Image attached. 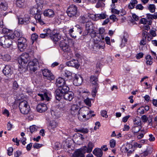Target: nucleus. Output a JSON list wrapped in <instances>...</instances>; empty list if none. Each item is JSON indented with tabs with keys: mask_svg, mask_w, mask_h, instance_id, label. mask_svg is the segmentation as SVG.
Returning <instances> with one entry per match:
<instances>
[{
	"mask_svg": "<svg viewBox=\"0 0 157 157\" xmlns=\"http://www.w3.org/2000/svg\"><path fill=\"white\" fill-rule=\"evenodd\" d=\"M132 147V145H131V144H127L125 147H124V152H127V151L130 149L129 147Z\"/></svg>",
	"mask_w": 157,
	"mask_h": 157,
	"instance_id": "nucleus-55",
	"label": "nucleus"
},
{
	"mask_svg": "<svg viewBox=\"0 0 157 157\" xmlns=\"http://www.w3.org/2000/svg\"><path fill=\"white\" fill-rule=\"evenodd\" d=\"M58 126V123L55 121H50L48 128L51 132L55 131V128Z\"/></svg>",
	"mask_w": 157,
	"mask_h": 157,
	"instance_id": "nucleus-19",
	"label": "nucleus"
},
{
	"mask_svg": "<svg viewBox=\"0 0 157 157\" xmlns=\"http://www.w3.org/2000/svg\"><path fill=\"white\" fill-rule=\"evenodd\" d=\"M141 119L143 122H146L147 121L148 118L146 115H144L141 117Z\"/></svg>",
	"mask_w": 157,
	"mask_h": 157,
	"instance_id": "nucleus-56",
	"label": "nucleus"
},
{
	"mask_svg": "<svg viewBox=\"0 0 157 157\" xmlns=\"http://www.w3.org/2000/svg\"><path fill=\"white\" fill-rule=\"evenodd\" d=\"M40 10L38 9L36 7H33L30 10V13L32 15L37 14L40 13Z\"/></svg>",
	"mask_w": 157,
	"mask_h": 157,
	"instance_id": "nucleus-30",
	"label": "nucleus"
},
{
	"mask_svg": "<svg viewBox=\"0 0 157 157\" xmlns=\"http://www.w3.org/2000/svg\"><path fill=\"white\" fill-rule=\"evenodd\" d=\"M51 112L52 116L54 118H58L61 115L60 109L58 105L52 106L51 109Z\"/></svg>",
	"mask_w": 157,
	"mask_h": 157,
	"instance_id": "nucleus-6",
	"label": "nucleus"
},
{
	"mask_svg": "<svg viewBox=\"0 0 157 157\" xmlns=\"http://www.w3.org/2000/svg\"><path fill=\"white\" fill-rule=\"evenodd\" d=\"M95 17L96 18H98L99 19H104L106 18V15L104 13L98 14L95 15Z\"/></svg>",
	"mask_w": 157,
	"mask_h": 157,
	"instance_id": "nucleus-40",
	"label": "nucleus"
},
{
	"mask_svg": "<svg viewBox=\"0 0 157 157\" xmlns=\"http://www.w3.org/2000/svg\"><path fill=\"white\" fill-rule=\"evenodd\" d=\"M98 72L97 71L95 72L94 75H91L90 77V82L91 84L95 88L98 87Z\"/></svg>",
	"mask_w": 157,
	"mask_h": 157,
	"instance_id": "nucleus-10",
	"label": "nucleus"
},
{
	"mask_svg": "<svg viewBox=\"0 0 157 157\" xmlns=\"http://www.w3.org/2000/svg\"><path fill=\"white\" fill-rule=\"evenodd\" d=\"M37 129V127L35 125H32L30 127V130L32 133L36 131Z\"/></svg>",
	"mask_w": 157,
	"mask_h": 157,
	"instance_id": "nucleus-48",
	"label": "nucleus"
},
{
	"mask_svg": "<svg viewBox=\"0 0 157 157\" xmlns=\"http://www.w3.org/2000/svg\"><path fill=\"white\" fill-rule=\"evenodd\" d=\"M72 42L71 40H61L59 44L61 49L64 52H70L71 49L69 43Z\"/></svg>",
	"mask_w": 157,
	"mask_h": 157,
	"instance_id": "nucleus-2",
	"label": "nucleus"
},
{
	"mask_svg": "<svg viewBox=\"0 0 157 157\" xmlns=\"http://www.w3.org/2000/svg\"><path fill=\"white\" fill-rule=\"evenodd\" d=\"M42 73L44 78L51 81L54 80L55 77L51 71L48 69H45L42 70Z\"/></svg>",
	"mask_w": 157,
	"mask_h": 157,
	"instance_id": "nucleus-7",
	"label": "nucleus"
},
{
	"mask_svg": "<svg viewBox=\"0 0 157 157\" xmlns=\"http://www.w3.org/2000/svg\"><path fill=\"white\" fill-rule=\"evenodd\" d=\"M94 146L93 143L91 142H89L88 144L87 147L85 146L82 147V148L85 150L86 153H90L92 151Z\"/></svg>",
	"mask_w": 157,
	"mask_h": 157,
	"instance_id": "nucleus-23",
	"label": "nucleus"
},
{
	"mask_svg": "<svg viewBox=\"0 0 157 157\" xmlns=\"http://www.w3.org/2000/svg\"><path fill=\"white\" fill-rule=\"evenodd\" d=\"M26 40L23 37H20L18 40V47L20 51L22 52L26 48Z\"/></svg>",
	"mask_w": 157,
	"mask_h": 157,
	"instance_id": "nucleus-9",
	"label": "nucleus"
},
{
	"mask_svg": "<svg viewBox=\"0 0 157 157\" xmlns=\"http://www.w3.org/2000/svg\"><path fill=\"white\" fill-rule=\"evenodd\" d=\"M2 59L3 60L5 61H8L11 59L10 56L8 54H6L2 56Z\"/></svg>",
	"mask_w": 157,
	"mask_h": 157,
	"instance_id": "nucleus-46",
	"label": "nucleus"
},
{
	"mask_svg": "<svg viewBox=\"0 0 157 157\" xmlns=\"http://www.w3.org/2000/svg\"><path fill=\"white\" fill-rule=\"evenodd\" d=\"M56 99L59 101L60 100L62 96L65 100L71 101L74 98L73 93L67 89H56L55 93Z\"/></svg>",
	"mask_w": 157,
	"mask_h": 157,
	"instance_id": "nucleus-1",
	"label": "nucleus"
},
{
	"mask_svg": "<svg viewBox=\"0 0 157 157\" xmlns=\"http://www.w3.org/2000/svg\"><path fill=\"white\" fill-rule=\"evenodd\" d=\"M44 16L49 17H52L55 16V13L52 10L48 9L44 11Z\"/></svg>",
	"mask_w": 157,
	"mask_h": 157,
	"instance_id": "nucleus-21",
	"label": "nucleus"
},
{
	"mask_svg": "<svg viewBox=\"0 0 157 157\" xmlns=\"http://www.w3.org/2000/svg\"><path fill=\"white\" fill-rule=\"evenodd\" d=\"M132 19L131 22L133 24H135L136 23L135 22L134 20L138 21L139 19V17L136 14H133L132 15Z\"/></svg>",
	"mask_w": 157,
	"mask_h": 157,
	"instance_id": "nucleus-39",
	"label": "nucleus"
},
{
	"mask_svg": "<svg viewBox=\"0 0 157 157\" xmlns=\"http://www.w3.org/2000/svg\"><path fill=\"white\" fill-rule=\"evenodd\" d=\"M136 9L142 10L144 9V7L141 4H139L136 6Z\"/></svg>",
	"mask_w": 157,
	"mask_h": 157,
	"instance_id": "nucleus-58",
	"label": "nucleus"
},
{
	"mask_svg": "<svg viewBox=\"0 0 157 157\" xmlns=\"http://www.w3.org/2000/svg\"><path fill=\"white\" fill-rule=\"evenodd\" d=\"M93 154L98 157H101L103 155L102 151L100 148H96L93 151Z\"/></svg>",
	"mask_w": 157,
	"mask_h": 157,
	"instance_id": "nucleus-25",
	"label": "nucleus"
},
{
	"mask_svg": "<svg viewBox=\"0 0 157 157\" xmlns=\"http://www.w3.org/2000/svg\"><path fill=\"white\" fill-rule=\"evenodd\" d=\"M84 101L86 105L90 107L91 106V101L89 98H87L86 99H84Z\"/></svg>",
	"mask_w": 157,
	"mask_h": 157,
	"instance_id": "nucleus-45",
	"label": "nucleus"
},
{
	"mask_svg": "<svg viewBox=\"0 0 157 157\" xmlns=\"http://www.w3.org/2000/svg\"><path fill=\"white\" fill-rule=\"evenodd\" d=\"M48 109L46 104L44 103L39 104L36 107L37 111L40 113H42L45 112Z\"/></svg>",
	"mask_w": 157,
	"mask_h": 157,
	"instance_id": "nucleus-18",
	"label": "nucleus"
},
{
	"mask_svg": "<svg viewBox=\"0 0 157 157\" xmlns=\"http://www.w3.org/2000/svg\"><path fill=\"white\" fill-rule=\"evenodd\" d=\"M38 95L41 97V99L42 100H44V99L47 101L49 100V98L48 97L46 93H44L43 94H38Z\"/></svg>",
	"mask_w": 157,
	"mask_h": 157,
	"instance_id": "nucleus-36",
	"label": "nucleus"
},
{
	"mask_svg": "<svg viewBox=\"0 0 157 157\" xmlns=\"http://www.w3.org/2000/svg\"><path fill=\"white\" fill-rule=\"evenodd\" d=\"M30 58L29 54L23 53L18 58V62L21 66L23 67L30 60Z\"/></svg>",
	"mask_w": 157,
	"mask_h": 157,
	"instance_id": "nucleus-3",
	"label": "nucleus"
},
{
	"mask_svg": "<svg viewBox=\"0 0 157 157\" xmlns=\"http://www.w3.org/2000/svg\"><path fill=\"white\" fill-rule=\"evenodd\" d=\"M74 30L73 29H70L69 31V33L70 35L73 38H75L76 37V35H73V32Z\"/></svg>",
	"mask_w": 157,
	"mask_h": 157,
	"instance_id": "nucleus-53",
	"label": "nucleus"
},
{
	"mask_svg": "<svg viewBox=\"0 0 157 157\" xmlns=\"http://www.w3.org/2000/svg\"><path fill=\"white\" fill-rule=\"evenodd\" d=\"M74 80L73 84L76 86H79L81 85L83 79L82 77L79 75L73 74Z\"/></svg>",
	"mask_w": 157,
	"mask_h": 157,
	"instance_id": "nucleus-12",
	"label": "nucleus"
},
{
	"mask_svg": "<svg viewBox=\"0 0 157 157\" xmlns=\"http://www.w3.org/2000/svg\"><path fill=\"white\" fill-rule=\"evenodd\" d=\"M77 132H80L83 133H87L88 132V130L87 128H79L76 129Z\"/></svg>",
	"mask_w": 157,
	"mask_h": 157,
	"instance_id": "nucleus-41",
	"label": "nucleus"
},
{
	"mask_svg": "<svg viewBox=\"0 0 157 157\" xmlns=\"http://www.w3.org/2000/svg\"><path fill=\"white\" fill-rule=\"evenodd\" d=\"M12 44V39H10L5 36L0 38V45L5 48L10 47Z\"/></svg>",
	"mask_w": 157,
	"mask_h": 157,
	"instance_id": "nucleus-5",
	"label": "nucleus"
},
{
	"mask_svg": "<svg viewBox=\"0 0 157 157\" xmlns=\"http://www.w3.org/2000/svg\"><path fill=\"white\" fill-rule=\"evenodd\" d=\"M134 125L141 126V123L140 119L139 117H136L133 120Z\"/></svg>",
	"mask_w": 157,
	"mask_h": 157,
	"instance_id": "nucleus-34",
	"label": "nucleus"
},
{
	"mask_svg": "<svg viewBox=\"0 0 157 157\" xmlns=\"http://www.w3.org/2000/svg\"><path fill=\"white\" fill-rule=\"evenodd\" d=\"M77 8L76 6L71 5L68 8L67 13L68 16L71 17H76L77 15Z\"/></svg>",
	"mask_w": 157,
	"mask_h": 157,
	"instance_id": "nucleus-8",
	"label": "nucleus"
},
{
	"mask_svg": "<svg viewBox=\"0 0 157 157\" xmlns=\"http://www.w3.org/2000/svg\"><path fill=\"white\" fill-rule=\"evenodd\" d=\"M50 37L53 41L56 42L59 40L60 39L61 37L59 34H53L52 33V35H51Z\"/></svg>",
	"mask_w": 157,
	"mask_h": 157,
	"instance_id": "nucleus-26",
	"label": "nucleus"
},
{
	"mask_svg": "<svg viewBox=\"0 0 157 157\" xmlns=\"http://www.w3.org/2000/svg\"><path fill=\"white\" fill-rule=\"evenodd\" d=\"M30 18V17L29 16L25 15V17L23 18H19L18 22L21 24L28 23L29 22Z\"/></svg>",
	"mask_w": 157,
	"mask_h": 157,
	"instance_id": "nucleus-22",
	"label": "nucleus"
},
{
	"mask_svg": "<svg viewBox=\"0 0 157 157\" xmlns=\"http://www.w3.org/2000/svg\"><path fill=\"white\" fill-rule=\"evenodd\" d=\"M10 30L7 28H3L2 30V33L7 34V33L10 32Z\"/></svg>",
	"mask_w": 157,
	"mask_h": 157,
	"instance_id": "nucleus-59",
	"label": "nucleus"
},
{
	"mask_svg": "<svg viewBox=\"0 0 157 157\" xmlns=\"http://www.w3.org/2000/svg\"><path fill=\"white\" fill-rule=\"evenodd\" d=\"M14 36H15L17 37H22V33L20 31L18 30H15L14 32Z\"/></svg>",
	"mask_w": 157,
	"mask_h": 157,
	"instance_id": "nucleus-44",
	"label": "nucleus"
},
{
	"mask_svg": "<svg viewBox=\"0 0 157 157\" xmlns=\"http://www.w3.org/2000/svg\"><path fill=\"white\" fill-rule=\"evenodd\" d=\"M38 63L37 60L36 59H33L32 61H30L28 64V69L31 71L35 72L37 69Z\"/></svg>",
	"mask_w": 157,
	"mask_h": 157,
	"instance_id": "nucleus-11",
	"label": "nucleus"
},
{
	"mask_svg": "<svg viewBox=\"0 0 157 157\" xmlns=\"http://www.w3.org/2000/svg\"><path fill=\"white\" fill-rule=\"evenodd\" d=\"M65 82L64 80L61 78H58L56 81V85L58 87L63 88L64 87H67L68 88H71V86L68 85H65Z\"/></svg>",
	"mask_w": 157,
	"mask_h": 157,
	"instance_id": "nucleus-13",
	"label": "nucleus"
},
{
	"mask_svg": "<svg viewBox=\"0 0 157 157\" xmlns=\"http://www.w3.org/2000/svg\"><path fill=\"white\" fill-rule=\"evenodd\" d=\"M89 20L88 16L86 15L81 16L79 18V21L82 23H86L89 22Z\"/></svg>",
	"mask_w": 157,
	"mask_h": 157,
	"instance_id": "nucleus-28",
	"label": "nucleus"
},
{
	"mask_svg": "<svg viewBox=\"0 0 157 157\" xmlns=\"http://www.w3.org/2000/svg\"><path fill=\"white\" fill-rule=\"evenodd\" d=\"M127 39L125 38L124 36H123L122 39L121 44L120 45V47L121 48H122L124 47L127 43Z\"/></svg>",
	"mask_w": 157,
	"mask_h": 157,
	"instance_id": "nucleus-42",
	"label": "nucleus"
},
{
	"mask_svg": "<svg viewBox=\"0 0 157 157\" xmlns=\"http://www.w3.org/2000/svg\"><path fill=\"white\" fill-rule=\"evenodd\" d=\"M83 111H87L88 112L87 113V115L88 116L90 114L91 115V113H94L93 111H89V108L88 107H86L84 108Z\"/></svg>",
	"mask_w": 157,
	"mask_h": 157,
	"instance_id": "nucleus-50",
	"label": "nucleus"
},
{
	"mask_svg": "<svg viewBox=\"0 0 157 157\" xmlns=\"http://www.w3.org/2000/svg\"><path fill=\"white\" fill-rule=\"evenodd\" d=\"M86 153V150L82 147L77 149L73 154V157H84V154Z\"/></svg>",
	"mask_w": 157,
	"mask_h": 157,
	"instance_id": "nucleus-14",
	"label": "nucleus"
},
{
	"mask_svg": "<svg viewBox=\"0 0 157 157\" xmlns=\"http://www.w3.org/2000/svg\"><path fill=\"white\" fill-rule=\"evenodd\" d=\"M109 18L110 19L112 20L113 21H115L116 20H117L116 16L114 15H112L110 16Z\"/></svg>",
	"mask_w": 157,
	"mask_h": 157,
	"instance_id": "nucleus-61",
	"label": "nucleus"
},
{
	"mask_svg": "<svg viewBox=\"0 0 157 157\" xmlns=\"http://www.w3.org/2000/svg\"><path fill=\"white\" fill-rule=\"evenodd\" d=\"M8 5L6 2H1L0 4V8L2 10H6L8 8Z\"/></svg>",
	"mask_w": 157,
	"mask_h": 157,
	"instance_id": "nucleus-32",
	"label": "nucleus"
},
{
	"mask_svg": "<svg viewBox=\"0 0 157 157\" xmlns=\"http://www.w3.org/2000/svg\"><path fill=\"white\" fill-rule=\"evenodd\" d=\"M44 33L47 36V37H50L52 35V32L51 30L49 29H44L43 30Z\"/></svg>",
	"mask_w": 157,
	"mask_h": 157,
	"instance_id": "nucleus-33",
	"label": "nucleus"
},
{
	"mask_svg": "<svg viewBox=\"0 0 157 157\" xmlns=\"http://www.w3.org/2000/svg\"><path fill=\"white\" fill-rule=\"evenodd\" d=\"M22 152L21 151L18 150L14 153V157H19L21 154Z\"/></svg>",
	"mask_w": 157,
	"mask_h": 157,
	"instance_id": "nucleus-54",
	"label": "nucleus"
},
{
	"mask_svg": "<svg viewBox=\"0 0 157 157\" xmlns=\"http://www.w3.org/2000/svg\"><path fill=\"white\" fill-rule=\"evenodd\" d=\"M5 36L9 39H12V41L13 39L14 38V32L13 31L10 30V32L7 33V35Z\"/></svg>",
	"mask_w": 157,
	"mask_h": 157,
	"instance_id": "nucleus-35",
	"label": "nucleus"
},
{
	"mask_svg": "<svg viewBox=\"0 0 157 157\" xmlns=\"http://www.w3.org/2000/svg\"><path fill=\"white\" fill-rule=\"evenodd\" d=\"M144 54L142 53H140L137 54L136 56V58L137 59H140L143 56Z\"/></svg>",
	"mask_w": 157,
	"mask_h": 157,
	"instance_id": "nucleus-64",
	"label": "nucleus"
},
{
	"mask_svg": "<svg viewBox=\"0 0 157 157\" xmlns=\"http://www.w3.org/2000/svg\"><path fill=\"white\" fill-rule=\"evenodd\" d=\"M101 115L103 117L105 118H107L108 117V116L107 114V112L105 110H103L101 111Z\"/></svg>",
	"mask_w": 157,
	"mask_h": 157,
	"instance_id": "nucleus-52",
	"label": "nucleus"
},
{
	"mask_svg": "<svg viewBox=\"0 0 157 157\" xmlns=\"http://www.w3.org/2000/svg\"><path fill=\"white\" fill-rule=\"evenodd\" d=\"M13 151V149L12 147H9L7 150V154L9 156H10L12 155V153Z\"/></svg>",
	"mask_w": 157,
	"mask_h": 157,
	"instance_id": "nucleus-51",
	"label": "nucleus"
},
{
	"mask_svg": "<svg viewBox=\"0 0 157 157\" xmlns=\"http://www.w3.org/2000/svg\"><path fill=\"white\" fill-rule=\"evenodd\" d=\"M19 108L21 112L24 114H28L30 110V108L27 102L25 100L20 103Z\"/></svg>",
	"mask_w": 157,
	"mask_h": 157,
	"instance_id": "nucleus-4",
	"label": "nucleus"
},
{
	"mask_svg": "<svg viewBox=\"0 0 157 157\" xmlns=\"http://www.w3.org/2000/svg\"><path fill=\"white\" fill-rule=\"evenodd\" d=\"M42 146L41 144H39L37 143H34L33 145V147L34 148L38 149Z\"/></svg>",
	"mask_w": 157,
	"mask_h": 157,
	"instance_id": "nucleus-57",
	"label": "nucleus"
},
{
	"mask_svg": "<svg viewBox=\"0 0 157 157\" xmlns=\"http://www.w3.org/2000/svg\"><path fill=\"white\" fill-rule=\"evenodd\" d=\"M66 64L68 66L74 67L77 68L79 67L78 60L75 59H73L67 62Z\"/></svg>",
	"mask_w": 157,
	"mask_h": 157,
	"instance_id": "nucleus-20",
	"label": "nucleus"
},
{
	"mask_svg": "<svg viewBox=\"0 0 157 157\" xmlns=\"http://www.w3.org/2000/svg\"><path fill=\"white\" fill-rule=\"evenodd\" d=\"M92 26V23L90 22H88L86 23V30L84 33V35H88V33L91 31L92 33L94 35L93 37L95 36V32L93 31H92L93 30Z\"/></svg>",
	"mask_w": 157,
	"mask_h": 157,
	"instance_id": "nucleus-15",
	"label": "nucleus"
},
{
	"mask_svg": "<svg viewBox=\"0 0 157 157\" xmlns=\"http://www.w3.org/2000/svg\"><path fill=\"white\" fill-rule=\"evenodd\" d=\"M110 147L111 148H114L116 145V142L115 140L114 139H112L110 140L109 142Z\"/></svg>",
	"mask_w": 157,
	"mask_h": 157,
	"instance_id": "nucleus-47",
	"label": "nucleus"
},
{
	"mask_svg": "<svg viewBox=\"0 0 157 157\" xmlns=\"http://www.w3.org/2000/svg\"><path fill=\"white\" fill-rule=\"evenodd\" d=\"M25 0H16V6L20 8L24 7L25 6Z\"/></svg>",
	"mask_w": 157,
	"mask_h": 157,
	"instance_id": "nucleus-27",
	"label": "nucleus"
},
{
	"mask_svg": "<svg viewBox=\"0 0 157 157\" xmlns=\"http://www.w3.org/2000/svg\"><path fill=\"white\" fill-rule=\"evenodd\" d=\"M38 35L36 33L32 34L31 36V39L33 41H34L37 40Z\"/></svg>",
	"mask_w": 157,
	"mask_h": 157,
	"instance_id": "nucleus-49",
	"label": "nucleus"
},
{
	"mask_svg": "<svg viewBox=\"0 0 157 157\" xmlns=\"http://www.w3.org/2000/svg\"><path fill=\"white\" fill-rule=\"evenodd\" d=\"M146 63L148 65H151L153 63V58L150 55H147L146 57Z\"/></svg>",
	"mask_w": 157,
	"mask_h": 157,
	"instance_id": "nucleus-29",
	"label": "nucleus"
},
{
	"mask_svg": "<svg viewBox=\"0 0 157 157\" xmlns=\"http://www.w3.org/2000/svg\"><path fill=\"white\" fill-rule=\"evenodd\" d=\"M94 47L97 50L100 49H104L105 47V44L104 43H102L101 42L99 41L98 43L95 42L94 44Z\"/></svg>",
	"mask_w": 157,
	"mask_h": 157,
	"instance_id": "nucleus-24",
	"label": "nucleus"
},
{
	"mask_svg": "<svg viewBox=\"0 0 157 157\" xmlns=\"http://www.w3.org/2000/svg\"><path fill=\"white\" fill-rule=\"evenodd\" d=\"M79 110L80 107L78 105H73L71 107L70 113L72 115L75 116L79 113Z\"/></svg>",
	"mask_w": 157,
	"mask_h": 157,
	"instance_id": "nucleus-17",
	"label": "nucleus"
},
{
	"mask_svg": "<svg viewBox=\"0 0 157 157\" xmlns=\"http://www.w3.org/2000/svg\"><path fill=\"white\" fill-rule=\"evenodd\" d=\"M35 18L36 21H38L40 19H41V15H40V12L39 13H38L37 14H36L35 16Z\"/></svg>",
	"mask_w": 157,
	"mask_h": 157,
	"instance_id": "nucleus-62",
	"label": "nucleus"
},
{
	"mask_svg": "<svg viewBox=\"0 0 157 157\" xmlns=\"http://www.w3.org/2000/svg\"><path fill=\"white\" fill-rule=\"evenodd\" d=\"M111 12L113 13L119 14L120 13V11L116 9H112L111 10Z\"/></svg>",
	"mask_w": 157,
	"mask_h": 157,
	"instance_id": "nucleus-60",
	"label": "nucleus"
},
{
	"mask_svg": "<svg viewBox=\"0 0 157 157\" xmlns=\"http://www.w3.org/2000/svg\"><path fill=\"white\" fill-rule=\"evenodd\" d=\"M138 3V2L136 0H132L128 5L129 8L132 9H133L136 5Z\"/></svg>",
	"mask_w": 157,
	"mask_h": 157,
	"instance_id": "nucleus-31",
	"label": "nucleus"
},
{
	"mask_svg": "<svg viewBox=\"0 0 157 157\" xmlns=\"http://www.w3.org/2000/svg\"><path fill=\"white\" fill-rule=\"evenodd\" d=\"M3 72L6 76H10L13 73V70L10 65H6L3 70Z\"/></svg>",
	"mask_w": 157,
	"mask_h": 157,
	"instance_id": "nucleus-16",
	"label": "nucleus"
},
{
	"mask_svg": "<svg viewBox=\"0 0 157 157\" xmlns=\"http://www.w3.org/2000/svg\"><path fill=\"white\" fill-rule=\"evenodd\" d=\"M105 40L106 42V43L109 45H110V38L108 36L106 37L105 38Z\"/></svg>",
	"mask_w": 157,
	"mask_h": 157,
	"instance_id": "nucleus-63",
	"label": "nucleus"
},
{
	"mask_svg": "<svg viewBox=\"0 0 157 157\" xmlns=\"http://www.w3.org/2000/svg\"><path fill=\"white\" fill-rule=\"evenodd\" d=\"M148 10L151 13H154L155 11V6L154 4H150L148 7Z\"/></svg>",
	"mask_w": 157,
	"mask_h": 157,
	"instance_id": "nucleus-43",
	"label": "nucleus"
},
{
	"mask_svg": "<svg viewBox=\"0 0 157 157\" xmlns=\"http://www.w3.org/2000/svg\"><path fill=\"white\" fill-rule=\"evenodd\" d=\"M62 74L67 78L70 77L72 75H73V74L71 72L67 70L63 71Z\"/></svg>",
	"mask_w": 157,
	"mask_h": 157,
	"instance_id": "nucleus-37",
	"label": "nucleus"
},
{
	"mask_svg": "<svg viewBox=\"0 0 157 157\" xmlns=\"http://www.w3.org/2000/svg\"><path fill=\"white\" fill-rule=\"evenodd\" d=\"M141 129V126L134 125L132 128V132L134 133H136L140 131Z\"/></svg>",
	"mask_w": 157,
	"mask_h": 157,
	"instance_id": "nucleus-38",
	"label": "nucleus"
}]
</instances>
